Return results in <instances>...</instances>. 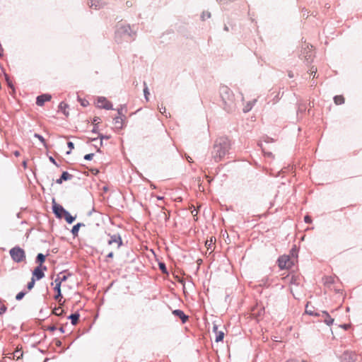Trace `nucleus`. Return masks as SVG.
Returning a JSON list of instances; mask_svg holds the SVG:
<instances>
[{
  "label": "nucleus",
  "mask_w": 362,
  "mask_h": 362,
  "mask_svg": "<svg viewBox=\"0 0 362 362\" xmlns=\"http://www.w3.org/2000/svg\"><path fill=\"white\" fill-rule=\"evenodd\" d=\"M122 245V240L119 235H113L110 237V239L107 241V246L106 247H110V250H117Z\"/></svg>",
  "instance_id": "5"
},
{
  "label": "nucleus",
  "mask_w": 362,
  "mask_h": 362,
  "mask_svg": "<svg viewBox=\"0 0 362 362\" xmlns=\"http://www.w3.org/2000/svg\"><path fill=\"white\" fill-rule=\"evenodd\" d=\"M25 296V293H23V292H20V293H18L16 295V300H21V299L23 298V296Z\"/></svg>",
  "instance_id": "29"
},
{
  "label": "nucleus",
  "mask_w": 362,
  "mask_h": 362,
  "mask_svg": "<svg viewBox=\"0 0 362 362\" xmlns=\"http://www.w3.org/2000/svg\"><path fill=\"white\" fill-rule=\"evenodd\" d=\"M102 4L100 0H90V7H94L95 9L102 6Z\"/></svg>",
  "instance_id": "19"
},
{
  "label": "nucleus",
  "mask_w": 362,
  "mask_h": 362,
  "mask_svg": "<svg viewBox=\"0 0 362 362\" xmlns=\"http://www.w3.org/2000/svg\"><path fill=\"white\" fill-rule=\"evenodd\" d=\"M72 175H70L69 173L67 172H64L61 176L62 179L64 180V181H66V180H70L71 178Z\"/></svg>",
  "instance_id": "25"
},
{
  "label": "nucleus",
  "mask_w": 362,
  "mask_h": 362,
  "mask_svg": "<svg viewBox=\"0 0 362 362\" xmlns=\"http://www.w3.org/2000/svg\"><path fill=\"white\" fill-rule=\"evenodd\" d=\"M49 160H50L53 163H54V164L56 163H55L54 159L52 157H50V158H49Z\"/></svg>",
  "instance_id": "40"
},
{
  "label": "nucleus",
  "mask_w": 362,
  "mask_h": 362,
  "mask_svg": "<svg viewBox=\"0 0 362 362\" xmlns=\"http://www.w3.org/2000/svg\"><path fill=\"white\" fill-rule=\"evenodd\" d=\"M35 137L37 138L42 144L45 146H46V142H45V139L40 136V134H35L34 135Z\"/></svg>",
  "instance_id": "28"
},
{
  "label": "nucleus",
  "mask_w": 362,
  "mask_h": 362,
  "mask_svg": "<svg viewBox=\"0 0 362 362\" xmlns=\"http://www.w3.org/2000/svg\"><path fill=\"white\" fill-rule=\"evenodd\" d=\"M69 318L71 319L72 325H75L78 323L79 315L78 313L71 314Z\"/></svg>",
  "instance_id": "15"
},
{
  "label": "nucleus",
  "mask_w": 362,
  "mask_h": 362,
  "mask_svg": "<svg viewBox=\"0 0 362 362\" xmlns=\"http://www.w3.org/2000/svg\"><path fill=\"white\" fill-rule=\"evenodd\" d=\"M64 180L60 177L59 179L57 180L56 182L57 184H62Z\"/></svg>",
  "instance_id": "37"
},
{
  "label": "nucleus",
  "mask_w": 362,
  "mask_h": 362,
  "mask_svg": "<svg viewBox=\"0 0 362 362\" xmlns=\"http://www.w3.org/2000/svg\"><path fill=\"white\" fill-rule=\"evenodd\" d=\"M291 257L289 255H282L279 259V267L281 269H289L293 264L295 259L297 258V250L296 248H293L291 250Z\"/></svg>",
  "instance_id": "2"
},
{
  "label": "nucleus",
  "mask_w": 362,
  "mask_h": 362,
  "mask_svg": "<svg viewBox=\"0 0 362 362\" xmlns=\"http://www.w3.org/2000/svg\"><path fill=\"white\" fill-rule=\"evenodd\" d=\"M96 105L99 108H104L106 110H110L112 107L111 103L103 97H100L97 99Z\"/></svg>",
  "instance_id": "7"
},
{
  "label": "nucleus",
  "mask_w": 362,
  "mask_h": 362,
  "mask_svg": "<svg viewBox=\"0 0 362 362\" xmlns=\"http://www.w3.org/2000/svg\"><path fill=\"white\" fill-rule=\"evenodd\" d=\"M173 313L181 319L182 322L185 323L188 320V316H187L183 311L180 310H175Z\"/></svg>",
  "instance_id": "13"
},
{
  "label": "nucleus",
  "mask_w": 362,
  "mask_h": 362,
  "mask_svg": "<svg viewBox=\"0 0 362 362\" xmlns=\"http://www.w3.org/2000/svg\"><path fill=\"white\" fill-rule=\"evenodd\" d=\"M66 279H67V277L66 275L62 276L61 274H59V275H57V277L54 280V283H55L54 291L57 292V294L54 296V298L59 303H60L62 299L61 287H62L63 282L66 281Z\"/></svg>",
  "instance_id": "4"
},
{
  "label": "nucleus",
  "mask_w": 362,
  "mask_h": 362,
  "mask_svg": "<svg viewBox=\"0 0 362 362\" xmlns=\"http://www.w3.org/2000/svg\"><path fill=\"white\" fill-rule=\"evenodd\" d=\"M23 352L21 350V347L18 348V346H17L16 350L13 353V358H16V360H19L23 358Z\"/></svg>",
  "instance_id": "14"
},
{
  "label": "nucleus",
  "mask_w": 362,
  "mask_h": 362,
  "mask_svg": "<svg viewBox=\"0 0 362 362\" xmlns=\"http://www.w3.org/2000/svg\"><path fill=\"white\" fill-rule=\"evenodd\" d=\"M228 27L227 26H225V30H228Z\"/></svg>",
  "instance_id": "49"
},
{
  "label": "nucleus",
  "mask_w": 362,
  "mask_h": 362,
  "mask_svg": "<svg viewBox=\"0 0 362 362\" xmlns=\"http://www.w3.org/2000/svg\"><path fill=\"white\" fill-rule=\"evenodd\" d=\"M63 218H64L66 221L69 223H73L75 220V217H73L68 211L65 213Z\"/></svg>",
  "instance_id": "16"
},
{
  "label": "nucleus",
  "mask_w": 362,
  "mask_h": 362,
  "mask_svg": "<svg viewBox=\"0 0 362 362\" xmlns=\"http://www.w3.org/2000/svg\"><path fill=\"white\" fill-rule=\"evenodd\" d=\"M35 279L32 278L31 281L28 284V288L31 290L35 286Z\"/></svg>",
  "instance_id": "27"
},
{
  "label": "nucleus",
  "mask_w": 362,
  "mask_h": 362,
  "mask_svg": "<svg viewBox=\"0 0 362 362\" xmlns=\"http://www.w3.org/2000/svg\"><path fill=\"white\" fill-rule=\"evenodd\" d=\"M52 209L55 215L60 218H63L65 213L67 212V211H66L61 205L57 204L54 201H53Z\"/></svg>",
  "instance_id": "8"
},
{
  "label": "nucleus",
  "mask_w": 362,
  "mask_h": 362,
  "mask_svg": "<svg viewBox=\"0 0 362 362\" xmlns=\"http://www.w3.org/2000/svg\"><path fill=\"white\" fill-rule=\"evenodd\" d=\"M63 313L64 310L61 307L56 308L53 311V313L57 316L62 315Z\"/></svg>",
  "instance_id": "24"
},
{
  "label": "nucleus",
  "mask_w": 362,
  "mask_h": 362,
  "mask_svg": "<svg viewBox=\"0 0 362 362\" xmlns=\"http://www.w3.org/2000/svg\"><path fill=\"white\" fill-rule=\"evenodd\" d=\"M304 219L306 223H311V218L310 216H305Z\"/></svg>",
  "instance_id": "34"
},
{
  "label": "nucleus",
  "mask_w": 362,
  "mask_h": 362,
  "mask_svg": "<svg viewBox=\"0 0 362 362\" xmlns=\"http://www.w3.org/2000/svg\"><path fill=\"white\" fill-rule=\"evenodd\" d=\"M62 287L64 290L68 289L69 288V286L66 284V281L63 282Z\"/></svg>",
  "instance_id": "35"
},
{
  "label": "nucleus",
  "mask_w": 362,
  "mask_h": 362,
  "mask_svg": "<svg viewBox=\"0 0 362 362\" xmlns=\"http://www.w3.org/2000/svg\"><path fill=\"white\" fill-rule=\"evenodd\" d=\"M215 243L216 238L213 236L210 237L209 239H207L205 242V247H206V250L209 251V253H211L215 248Z\"/></svg>",
  "instance_id": "11"
},
{
  "label": "nucleus",
  "mask_w": 362,
  "mask_h": 362,
  "mask_svg": "<svg viewBox=\"0 0 362 362\" xmlns=\"http://www.w3.org/2000/svg\"><path fill=\"white\" fill-rule=\"evenodd\" d=\"M81 226H84L83 223H77L76 225L74 226L71 230V233L74 236H76L78 233L79 228Z\"/></svg>",
  "instance_id": "20"
},
{
  "label": "nucleus",
  "mask_w": 362,
  "mask_h": 362,
  "mask_svg": "<svg viewBox=\"0 0 362 362\" xmlns=\"http://www.w3.org/2000/svg\"><path fill=\"white\" fill-rule=\"evenodd\" d=\"M334 100L336 105H341L344 103V98L342 95H336Z\"/></svg>",
  "instance_id": "17"
},
{
  "label": "nucleus",
  "mask_w": 362,
  "mask_h": 362,
  "mask_svg": "<svg viewBox=\"0 0 362 362\" xmlns=\"http://www.w3.org/2000/svg\"><path fill=\"white\" fill-rule=\"evenodd\" d=\"M221 97L225 103V109L227 111H231L234 106V95L232 92L227 88L224 87L221 89Z\"/></svg>",
  "instance_id": "3"
},
{
  "label": "nucleus",
  "mask_w": 362,
  "mask_h": 362,
  "mask_svg": "<svg viewBox=\"0 0 362 362\" xmlns=\"http://www.w3.org/2000/svg\"><path fill=\"white\" fill-rule=\"evenodd\" d=\"M104 138H105V139H109V136H100V139H104Z\"/></svg>",
  "instance_id": "41"
},
{
  "label": "nucleus",
  "mask_w": 362,
  "mask_h": 362,
  "mask_svg": "<svg viewBox=\"0 0 362 362\" xmlns=\"http://www.w3.org/2000/svg\"><path fill=\"white\" fill-rule=\"evenodd\" d=\"M229 148V141L226 138H220L216 141L212 151L215 162H219L226 156Z\"/></svg>",
  "instance_id": "1"
},
{
  "label": "nucleus",
  "mask_w": 362,
  "mask_h": 362,
  "mask_svg": "<svg viewBox=\"0 0 362 362\" xmlns=\"http://www.w3.org/2000/svg\"><path fill=\"white\" fill-rule=\"evenodd\" d=\"M213 331L216 334V342L222 341L225 335L224 332L221 330H218V326L216 325H214Z\"/></svg>",
  "instance_id": "9"
},
{
  "label": "nucleus",
  "mask_w": 362,
  "mask_h": 362,
  "mask_svg": "<svg viewBox=\"0 0 362 362\" xmlns=\"http://www.w3.org/2000/svg\"><path fill=\"white\" fill-rule=\"evenodd\" d=\"M144 95H145V98L146 100H148V95L149 94L148 93V88L147 87H145L144 89Z\"/></svg>",
  "instance_id": "32"
},
{
  "label": "nucleus",
  "mask_w": 362,
  "mask_h": 362,
  "mask_svg": "<svg viewBox=\"0 0 362 362\" xmlns=\"http://www.w3.org/2000/svg\"><path fill=\"white\" fill-rule=\"evenodd\" d=\"M157 199H162V197H157Z\"/></svg>",
  "instance_id": "48"
},
{
  "label": "nucleus",
  "mask_w": 362,
  "mask_h": 362,
  "mask_svg": "<svg viewBox=\"0 0 362 362\" xmlns=\"http://www.w3.org/2000/svg\"><path fill=\"white\" fill-rule=\"evenodd\" d=\"M160 268L162 269L163 272H165V267L164 264H160Z\"/></svg>",
  "instance_id": "36"
},
{
  "label": "nucleus",
  "mask_w": 362,
  "mask_h": 362,
  "mask_svg": "<svg viewBox=\"0 0 362 362\" xmlns=\"http://www.w3.org/2000/svg\"><path fill=\"white\" fill-rule=\"evenodd\" d=\"M342 327L344 329H348L349 327H350V325H344L342 326Z\"/></svg>",
  "instance_id": "38"
},
{
  "label": "nucleus",
  "mask_w": 362,
  "mask_h": 362,
  "mask_svg": "<svg viewBox=\"0 0 362 362\" xmlns=\"http://www.w3.org/2000/svg\"><path fill=\"white\" fill-rule=\"evenodd\" d=\"M192 214H193V216L197 215V212L194 211H192Z\"/></svg>",
  "instance_id": "43"
},
{
  "label": "nucleus",
  "mask_w": 362,
  "mask_h": 362,
  "mask_svg": "<svg viewBox=\"0 0 362 362\" xmlns=\"http://www.w3.org/2000/svg\"><path fill=\"white\" fill-rule=\"evenodd\" d=\"M33 278H35L36 279L39 280V279H41L42 278H43L45 276V274L43 272V270L41 268V267H37L33 272Z\"/></svg>",
  "instance_id": "12"
},
{
  "label": "nucleus",
  "mask_w": 362,
  "mask_h": 362,
  "mask_svg": "<svg viewBox=\"0 0 362 362\" xmlns=\"http://www.w3.org/2000/svg\"><path fill=\"white\" fill-rule=\"evenodd\" d=\"M6 310V307L4 303L0 301V315L4 313Z\"/></svg>",
  "instance_id": "26"
},
{
  "label": "nucleus",
  "mask_w": 362,
  "mask_h": 362,
  "mask_svg": "<svg viewBox=\"0 0 362 362\" xmlns=\"http://www.w3.org/2000/svg\"><path fill=\"white\" fill-rule=\"evenodd\" d=\"M192 214H193V216L197 215V212L194 211H192Z\"/></svg>",
  "instance_id": "44"
},
{
  "label": "nucleus",
  "mask_w": 362,
  "mask_h": 362,
  "mask_svg": "<svg viewBox=\"0 0 362 362\" xmlns=\"http://www.w3.org/2000/svg\"><path fill=\"white\" fill-rule=\"evenodd\" d=\"M52 97L49 94H42L39 95L36 100V104L39 106H42L45 102L49 101Z\"/></svg>",
  "instance_id": "10"
},
{
  "label": "nucleus",
  "mask_w": 362,
  "mask_h": 362,
  "mask_svg": "<svg viewBox=\"0 0 362 362\" xmlns=\"http://www.w3.org/2000/svg\"><path fill=\"white\" fill-rule=\"evenodd\" d=\"M310 71H311V73H312V74H313V73H314V74H316V71H317V69H315L314 70V69H313V68H312V69H310Z\"/></svg>",
  "instance_id": "39"
},
{
  "label": "nucleus",
  "mask_w": 362,
  "mask_h": 362,
  "mask_svg": "<svg viewBox=\"0 0 362 362\" xmlns=\"http://www.w3.org/2000/svg\"><path fill=\"white\" fill-rule=\"evenodd\" d=\"M325 279H326V281H325L326 284H332V283H333V279L331 276L326 277Z\"/></svg>",
  "instance_id": "31"
},
{
  "label": "nucleus",
  "mask_w": 362,
  "mask_h": 362,
  "mask_svg": "<svg viewBox=\"0 0 362 362\" xmlns=\"http://www.w3.org/2000/svg\"><path fill=\"white\" fill-rule=\"evenodd\" d=\"M192 214H193V216L197 215V212L194 211H192Z\"/></svg>",
  "instance_id": "42"
},
{
  "label": "nucleus",
  "mask_w": 362,
  "mask_h": 362,
  "mask_svg": "<svg viewBox=\"0 0 362 362\" xmlns=\"http://www.w3.org/2000/svg\"><path fill=\"white\" fill-rule=\"evenodd\" d=\"M323 313L325 314V317H325V322L327 325H332V324L333 323V322H334V319H333V318H332V317L329 315V314H328L327 313L324 312Z\"/></svg>",
  "instance_id": "21"
},
{
  "label": "nucleus",
  "mask_w": 362,
  "mask_h": 362,
  "mask_svg": "<svg viewBox=\"0 0 362 362\" xmlns=\"http://www.w3.org/2000/svg\"><path fill=\"white\" fill-rule=\"evenodd\" d=\"M45 261V256L41 253L37 256V262L41 265Z\"/></svg>",
  "instance_id": "23"
},
{
  "label": "nucleus",
  "mask_w": 362,
  "mask_h": 362,
  "mask_svg": "<svg viewBox=\"0 0 362 362\" xmlns=\"http://www.w3.org/2000/svg\"><path fill=\"white\" fill-rule=\"evenodd\" d=\"M67 145H68V147L69 148L70 150L74 149V144L72 142H71V141L68 142Z\"/></svg>",
  "instance_id": "33"
},
{
  "label": "nucleus",
  "mask_w": 362,
  "mask_h": 362,
  "mask_svg": "<svg viewBox=\"0 0 362 362\" xmlns=\"http://www.w3.org/2000/svg\"><path fill=\"white\" fill-rule=\"evenodd\" d=\"M15 155H16V156H19V153H18V151H16V152H15Z\"/></svg>",
  "instance_id": "46"
},
{
  "label": "nucleus",
  "mask_w": 362,
  "mask_h": 362,
  "mask_svg": "<svg viewBox=\"0 0 362 362\" xmlns=\"http://www.w3.org/2000/svg\"><path fill=\"white\" fill-rule=\"evenodd\" d=\"M115 120V124L116 125L117 128L121 129L122 127V122L123 119L121 117H117L114 119Z\"/></svg>",
  "instance_id": "18"
},
{
  "label": "nucleus",
  "mask_w": 362,
  "mask_h": 362,
  "mask_svg": "<svg viewBox=\"0 0 362 362\" xmlns=\"http://www.w3.org/2000/svg\"><path fill=\"white\" fill-rule=\"evenodd\" d=\"M127 4L128 6H132V3H129V1L127 2Z\"/></svg>",
  "instance_id": "45"
},
{
  "label": "nucleus",
  "mask_w": 362,
  "mask_h": 362,
  "mask_svg": "<svg viewBox=\"0 0 362 362\" xmlns=\"http://www.w3.org/2000/svg\"><path fill=\"white\" fill-rule=\"evenodd\" d=\"M103 251L107 253V257H107L106 261H108V259L113 257L114 254H113V251L112 250H110L107 247H104Z\"/></svg>",
  "instance_id": "22"
},
{
  "label": "nucleus",
  "mask_w": 362,
  "mask_h": 362,
  "mask_svg": "<svg viewBox=\"0 0 362 362\" xmlns=\"http://www.w3.org/2000/svg\"><path fill=\"white\" fill-rule=\"evenodd\" d=\"M306 313H309L310 315H313V313H310L308 310H306Z\"/></svg>",
  "instance_id": "47"
},
{
  "label": "nucleus",
  "mask_w": 362,
  "mask_h": 362,
  "mask_svg": "<svg viewBox=\"0 0 362 362\" xmlns=\"http://www.w3.org/2000/svg\"><path fill=\"white\" fill-rule=\"evenodd\" d=\"M10 255L12 259L16 262H22L25 258L24 250L20 247H13L10 250Z\"/></svg>",
  "instance_id": "6"
},
{
  "label": "nucleus",
  "mask_w": 362,
  "mask_h": 362,
  "mask_svg": "<svg viewBox=\"0 0 362 362\" xmlns=\"http://www.w3.org/2000/svg\"><path fill=\"white\" fill-rule=\"evenodd\" d=\"M94 154L93 153H89V154H87L84 156V158L86 160H91L92 158L93 157Z\"/></svg>",
  "instance_id": "30"
}]
</instances>
